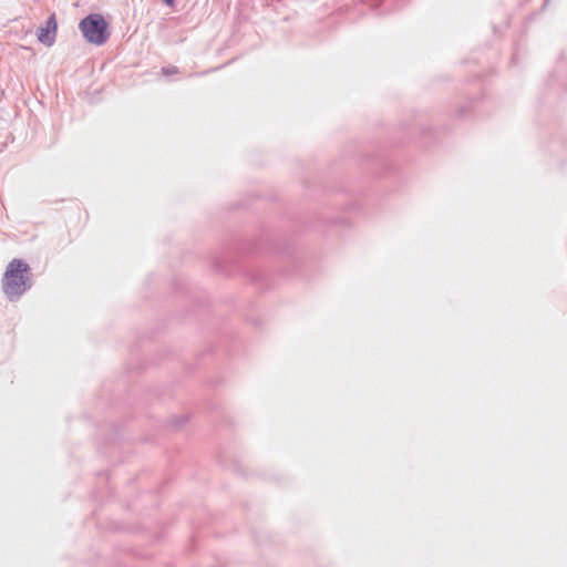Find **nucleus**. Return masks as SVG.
Wrapping results in <instances>:
<instances>
[{
	"label": "nucleus",
	"mask_w": 567,
	"mask_h": 567,
	"mask_svg": "<svg viewBox=\"0 0 567 567\" xmlns=\"http://www.w3.org/2000/svg\"><path fill=\"white\" fill-rule=\"evenodd\" d=\"M178 73V68L175 65H168L162 68V74L165 76Z\"/></svg>",
	"instance_id": "obj_4"
},
{
	"label": "nucleus",
	"mask_w": 567,
	"mask_h": 567,
	"mask_svg": "<svg viewBox=\"0 0 567 567\" xmlns=\"http://www.w3.org/2000/svg\"><path fill=\"white\" fill-rule=\"evenodd\" d=\"M163 1L168 7H174L175 6V0H163Z\"/></svg>",
	"instance_id": "obj_5"
},
{
	"label": "nucleus",
	"mask_w": 567,
	"mask_h": 567,
	"mask_svg": "<svg viewBox=\"0 0 567 567\" xmlns=\"http://www.w3.org/2000/svg\"><path fill=\"white\" fill-rule=\"evenodd\" d=\"M83 38L91 44L102 45L110 38L109 24L100 13H91L79 23Z\"/></svg>",
	"instance_id": "obj_2"
},
{
	"label": "nucleus",
	"mask_w": 567,
	"mask_h": 567,
	"mask_svg": "<svg viewBox=\"0 0 567 567\" xmlns=\"http://www.w3.org/2000/svg\"><path fill=\"white\" fill-rule=\"evenodd\" d=\"M58 22L55 14L52 13L45 21V25L38 30V41L47 47H51L55 42Z\"/></svg>",
	"instance_id": "obj_3"
},
{
	"label": "nucleus",
	"mask_w": 567,
	"mask_h": 567,
	"mask_svg": "<svg viewBox=\"0 0 567 567\" xmlns=\"http://www.w3.org/2000/svg\"><path fill=\"white\" fill-rule=\"evenodd\" d=\"M33 285L32 270L22 259H12L2 278V290L10 301L18 300Z\"/></svg>",
	"instance_id": "obj_1"
}]
</instances>
